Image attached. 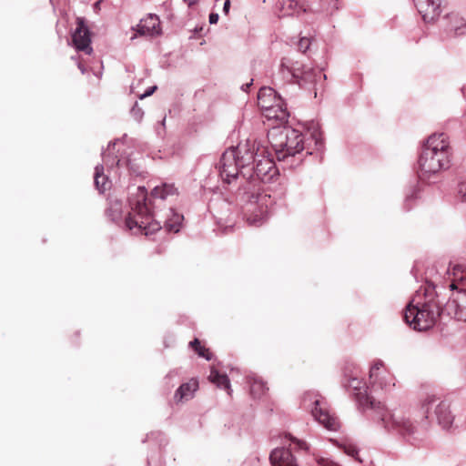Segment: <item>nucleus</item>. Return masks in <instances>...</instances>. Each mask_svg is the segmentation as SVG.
<instances>
[{
	"label": "nucleus",
	"instance_id": "f257e3e1",
	"mask_svg": "<svg viewBox=\"0 0 466 466\" xmlns=\"http://www.w3.org/2000/svg\"><path fill=\"white\" fill-rule=\"evenodd\" d=\"M268 153V148L257 140L247 139L226 150L218 163L219 175L225 183L231 184L241 177L238 198L245 203V215L251 226L262 224L272 203L261 183H271L279 175Z\"/></svg>",
	"mask_w": 466,
	"mask_h": 466
},
{
	"label": "nucleus",
	"instance_id": "f03ea898",
	"mask_svg": "<svg viewBox=\"0 0 466 466\" xmlns=\"http://www.w3.org/2000/svg\"><path fill=\"white\" fill-rule=\"evenodd\" d=\"M449 283L444 286L426 281L414 294L404 311V320L415 330L432 328L438 321L455 319L466 322V267L454 265Z\"/></svg>",
	"mask_w": 466,
	"mask_h": 466
},
{
	"label": "nucleus",
	"instance_id": "7ed1b4c3",
	"mask_svg": "<svg viewBox=\"0 0 466 466\" xmlns=\"http://www.w3.org/2000/svg\"><path fill=\"white\" fill-rule=\"evenodd\" d=\"M345 387L359 398L361 405L373 411V419L380 422L385 430L397 432L407 443L415 448H429L431 445L427 415L423 420L415 424L400 412L389 410L381 402L369 395L366 383L356 376H350Z\"/></svg>",
	"mask_w": 466,
	"mask_h": 466
},
{
	"label": "nucleus",
	"instance_id": "20e7f679",
	"mask_svg": "<svg viewBox=\"0 0 466 466\" xmlns=\"http://www.w3.org/2000/svg\"><path fill=\"white\" fill-rule=\"evenodd\" d=\"M451 155L452 150L444 133L430 136L422 146L418 160L420 179L426 180L431 175L449 168Z\"/></svg>",
	"mask_w": 466,
	"mask_h": 466
},
{
	"label": "nucleus",
	"instance_id": "39448f33",
	"mask_svg": "<svg viewBox=\"0 0 466 466\" xmlns=\"http://www.w3.org/2000/svg\"><path fill=\"white\" fill-rule=\"evenodd\" d=\"M128 205L130 210L125 225L129 230L151 236L161 229V223L154 218L147 203V191L145 187H137L134 191L129 192Z\"/></svg>",
	"mask_w": 466,
	"mask_h": 466
},
{
	"label": "nucleus",
	"instance_id": "423d86ee",
	"mask_svg": "<svg viewBox=\"0 0 466 466\" xmlns=\"http://www.w3.org/2000/svg\"><path fill=\"white\" fill-rule=\"evenodd\" d=\"M268 140L278 160L289 162L290 158V166L294 165L296 159L301 161L299 155L303 150H306L307 155L312 154L310 147L304 144L303 134L289 127L270 130Z\"/></svg>",
	"mask_w": 466,
	"mask_h": 466
},
{
	"label": "nucleus",
	"instance_id": "0eeeda50",
	"mask_svg": "<svg viewBox=\"0 0 466 466\" xmlns=\"http://www.w3.org/2000/svg\"><path fill=\"white\" fill-rule=\"evenodd\" d=\"M314 407L311 410L313 417L329 431H337L339 427L338 419L331 415L325 403L317 396L312 401Z\"/></svg>",
	"mask_w": 466,
	"mask_h": 466
},
{
	"label": "nucleus",
	"instance_id": "6e6552de",
	"mask_svg": "<svg viewBox=\"0 0 466 466\" xmlns=\"http://www.w3.org/2000/svg\"><path fill=\"white\" fill-rule=\"evenodd\" d=\"M276 8L279 17L299 16L311 11L308 0H279Z\"/></svg>",
	"mask_w": 466,
	"mask_h": 466
},
{
	"label": "nucleus",
	"instance_id": "1a4fd4ad",
	"mask_svg": "<svg viewBox=\"0 0 466 466\" xmlns=\"http://www.w3.org/2000/svg\"><path fill=\"white\" fill-rule=\"evenodd\" d=\"M72 43L78 51H84L87 55L93 52L89 29L83 18H77V26L72 34Z\"/></svg>",
	"mask_w": 466,
	"mask_h": 466
},
{
	"label": "nucleus",
	"instance_id": "9d476101",
	"mask_svg": "<svg viewBox=\"0 0 466 466\" xmlns=\"http://www.w3.org/2000/svg\"><path fill=\"white\" fill-rule=\"evenodd\" d=\"M413 2L425 22H432L440 16L441 0H413Z\"/></svg>",
	"mask_w": 466,
	"mask_h": 466
},
{
	"label": "nucleus",
	"instance_id": "9b49d317",
	"mask_svg": "<svg viewBox=\"0 0 466 466\" xmlns=\"http://www.w3.org/2000/svg\"><path fill=\"white\" fill-rule=\"evenodd\" d=\"M301 69L299 71L298 78L296 82L301 87H306L308 85H313L315 89V96H317V85L319 82L326 79V75H324L320 70L306 67L300 64Z\"/></svg>",
	"mask_w": 466,
	"mask_h": 466
},
{
	"label": "nucleus",
	"instance_id": "f8f14e48",
	"mask_svg": "<svg viewBox=\"0 0 466 466\" xmlns=\"http://www.w3.org/2000/svg\"><path fill=\"white\" fill-rule=\"evenodd\" d=\"M434 414L438 424L442 428V430L451 431L454 428V415L451 410L449 403L446 401H440L434 407Z\"/></svg>",
	"mask_w": 466,
	"mask_h": 466
},
{
	"label": "nucleus",
	"instance_id": "ddd939ff",
	"mask_svg": "<svg viewBox=\"0 0 466 466\" xmlns=\"http://www.w3.org/2000/svg\"><path fill=\"white\" fill-rule=\"evenodd\" d=\"M271 466H299L289 449L276 448L269 456Z\"/></svg>",
	"mask_w": 466,
	"mask_h": 466
},
{
	"label": "nucleus",
	"instance_id": "4468645a",
	"mask_svg": "<svg viewBox=\"0 0 466 466\" xmlns=\"http://www.w3.org/2000/svg\"><path fill=\"white\" fill-rule=\"evenodd\" d=\"M446 30L451 36L466 35V20L458 14H451L447 16Z\"/></svg>",
	"mask_w": 466,
	"mask_h": 466
},
{
	"label": "nucleus",
	"instance_id": "2eb2a0df",
	"mask_svg": "<svg viewBox=\"0 0 466 466\" xmlns=\"http://www.w3.org/2000/svg\"><path fill=\"white\" fill-rule=\"evenodd\" d=\"M137 33L141 35H156L160 34L159 20L156 15H149L137 25Z\"/></svg>",
	"mask_w": 466,
	"mask_h": 466
},
{
	"label": "nucleus",
	"instance_id": "dca6fc26",
	"mask_svg": "<svg viewBox=\"0 0 466 466\" xmlns=\"http://www.w3.org/2000/svg\"><path fill=\"white\" fill-rule=\"evenodd\" d=\"M383 366V362L380 360H377L373 362L372 366L370 367V382L374 387L376 384H379V386L381 389L388 390L390 388V386H394V378L391 376H389V379L386 378H380L378 376L377 371Z\"/></svg>",
	"mask_w": 466,
	"mask_h": 466
},
{
	"label": "nucleus",
	"instance_id": "f3484780",
	"mask_svg": "<svg viewBox=\"0 0 466 466\" xmlns=\"http://www.w3.org/2000/svg\"><path fill=\"white\" fill-rule=\"evenodd\" d=\"M264 116L268 119H276L279 122L287 121L289 117V112L283 101L280 99L275 104H272L270 107L262 110Z\"/></svg>",
	"mask_w": 466,
	"mask_h": 466
},
{
	"label": "nucleus",
	"instance_id": "a211bd4d",
	"mask_svg": "<svg viewBox=\"0 0 466 466\" xmlns=\"http://www.w3.org/2000/svg\"><path fill=\"white\" fill-rule=\"evenodd\" d=\"M198 388V380L192 379L188 382L183 383L176 390L174 400L176 402H183L190 400Z\"/></svg>",
	"mask_w": 466,
	"mask_h": 466
},
{
	"label": "nucleus",
	"instance_id": "6ab92c4d",
	"mask_svg": "<svg viewBox=\"0 0 466 466\" xmlns=\"http://www.w3.org/2000/svg\"><path fill=\"white\" fill-rule=\"evenodd\" d=\"M300 69L301 67L299 62H292L289 58H283L279 66V73L286 81L296 80Z\"/></svg>",
	"mask_w": 466,
	"mask_h": 466
},
{
	"label": "nucleus",
	"instance_id": "aec40b11",
	"mask_svg": "<svg viewBox=\"0 0 466 466\" xmlns=\"http://www.w3.org/2000/svg\"><path fill=\"white\" fill-rule=\"evenodd\" d=\"M281 98L277 96L276 91L269 86H263L258 93V105L261 110L268 108L272 104L277 103Z\"/></svg>",
	"mask_w": 466,
	"mask_h": 466
},
{
	"label": "nucleus",
	"instance_id": "412c9836",
	"mask_svg": "<svg viewBox=\"0 0 466 466\" xmlns=\"http://www.w3.org/2000/svg\"><path fill=\"white\" fill-rule=\"evenodd\" d=\"M94 183L96 189L103 193L110 187L111 182L108 177L104 174V166L97 165L95 167Z\"/></svg>",
	"mask_w": 466,
	"mask_h": 466
},
{
	"label": "nucleus",
	"instance_id": "4be33fe9",
	"mask_svg": "<svg viewBox=\"0 0 466 466\" xmlns=\"http://www.w3.org/2000/svg\"><path fill=\"white\" fill-rule=\"evenodd\" d=\"M177 194V189L173 184L164 183L161 186L155 187L151 191V196L154 198H160L162 200L167 199L168 197H172Z\"/></svg>",
	"mask_w": 466,
	"mask_h": 466
},
{
	"label": "nucleus",
	"instance_id": "5701e85b",
	"mask_svg": "<svg viewBox=\"0 0 466 466\" xmlns=\"http://www.w3.org/2000/svg\"><path fill=\"white\" fill-rule=\"evenodd\" d=\"M183 220V216L169 208V217L164 221V227L167 231L178 232Z\"/></svg>",
	"mask_w": 466,
	"mask_h": 466
},
{
	"label": "nucleus",
	"instance_id": "b1692460",
	"mask_svg": "<svg viewBox=\"0 0 466 466\" xmlns=\"http://www.w3.org/2000/svg\"><path fill=\"white\" fill-rule=\"evenodd\" d=\"M208 378L212 383L216 384L218 388L227 390L228 394H230V382L226 374H220L217 370L212 369Z\"/></svg>",
	"mask_w": 466,
	"mask_h": 466
},
{
	"label": "nucleus",
	"instance_id": "393cba45",
	"mask_svg": "<svg viewBox=\"0 0 466 466\" xmlns=\"http://www.w3.org/2000/svg\"><path fill=\"white\" fill-rule=\"evenodd\" d=\"M250 392L255 398H259L268 390L264 381L257 377L249 378Z\"/></svg>",
	"mask_w": 466,
	"mask_h": 466
},
{
	"label": "nucleus",
	"instance_id": "a878e982",
	"mask_svg": "<svg viewBox=\"0 0 466 466\" xmlns=\"http://www.w3.org/2000/svg\"><path fill=\"white\" fill-rule=\"evenodd\" d=\"M106 216L112 220L116 221L121 218L122 214V204L118 200H113L109 202V206L106 210Z\"/></svg>",
	"mask_w": 466,
	"mask_h": 466
},
{
	"label": "nucleus",
	"instance_id": "bb28decb",
	"mask_svg": "<svg viewBox=\"0 0 466 466\" xmlns=\"http://www.w3.org/2000/svg\"><path fill=\"white\" fill-rule=\"evenodd\" d=\"M131 116L137 122H140L144 116L143 109L138 106L137 102L135 103L130 110Z\"/></svg>",
	"mask_w": 466,
	"mask_h": 466
},
{
	"label": "nucleus",
	"instance_id": "cd10ccee",
	"mask_svg": "<svg viewBox=\"0 0 466 466\" xmlns=\"http://www.w3.org/2000/svg\"><path fill=\"white\" fill-rule=\"evenodd\" d=\"M195 351L198 354V356L205 358L207 360H210L212 359V354L208 351V350L200 344L195 348Z\"/></svg>",
	"mask_w": 466,
	"mask_h": 466
},
{
	"label": "nucleus",
	"instance_id": "c85d7f7f",
	"mask_svg": "<svg viewBox=\"0 0 466 466\" xmlns=\"http://www.w3.org/2000/svg\"><path fill=\"white\" fill-rule=\"evenodd\" d=\"M310 46V40L307 37H301L298 43V48L300 52L305 53Z\"/></svg>",
	"mask_w": 466,
	"mask_h": 466
},
{
	"label": "nucleus",
	"instance_id": "c756f323",
	"mask_svg": "<svg viewBox=\"0 0 466 466\" xmlns=\"http://www.w3.org/2000/svg\"><path fill=\"white\" fill-rule=\"evenodd\" d=\"M417 198V189L415 187L411 188L410 193L406 196L405 198V208L407 209L410 208V202Z\"/></svg>",
	"mask_w": 466,
	"mask_h": 466
},
{
	"label": "nucleus",
	"instance_id": "7c9ffc66",
	"mask_svg": "<svg viewBox=\"0 0 466 466\" xmlns=\"http://www.w3.org/2000/svg\"><path fill=\"white\" fill-rule=\"evenodd\" d=\"M292 443L294 445V449L301 450V451H307L308 450V444L300 440H298L296 438L291 439Z\"/></svg>",
	"mask_w": 466,
	"mask_h": 466
},
{
	"label": "nucleus",
	"instance_id": "2f4dec72",
	"mask_svg": "<svg viewBox=\"0 0 466 466\" xmlns=\"http://www.w3.org/2000/svg\"><path fill=\"white\" fill-rule=\"evenodd\" d=\"M312 140L314 141V145L318 149H320L322 147V139L320 137V134L315 130L311 133Z\"/></svg>",
	"mask_w": 466,
	"mask_h": 466
},
{
	"label": "nucleus",
	"instance_id": "473e14b6",
	"mask_svg": "<svg viewBox=\"0 0 466 466\" xmlns=\"http://www.w3.org/2000/svg\"><path fill=\"white\" fill-rule=\"evenodd\" d=\"M458 194L462 200L466 201V182L459 184Z\"/></svg>",
	"mask_w": 466,
	"mask_h": 466
},
{
	"label": "nucleus",
	"instance_id": "72a5a7b5",
	"mask_svg": "<svg viewBox=\"0 0 466 466\" xmlns=\"http://www.w3.org/2000/svg\"><path fill=\"white\" fill-rule=\"evenodd\" d=\"M126 164H127V167L130 169V171H132L134 174H136V175L140 174L139 167L137 166L136 164H133L130 159H127L126 161Z\"/></svg>",
	"mask_w": 466,
	"mask_h": 466
},
{
	"label": "nucleus",
	"instance_id": "f704fd0d",
	"mask_svg": "<svg viewBox=\"0 0 466 466\" xmlns=\"http://www.w3.org/2000/svg\"><path fill=\"white\" fill-rule=\"evenodd\" d=\"M345 451L347 454H349L351 457L357 458V455L359 453L358 450L354 446H348L345 448Z\"/></svg>",
	"mask_w": 466,
	"mask_h": 466
},
{
	"label": "nucleus",
	"instance_id": "c9c22d12",
	"mask_svg": "<svg viewBox=\"0 0 466 466\" xmlns=\"http://www.w3.org/2000/svg\"><path fill=\"white\" fill-rule=\"evenodd\" d=\"M103 161L106 167H113L115 164V160L111 157L109 155H106V153L102 154Z\"/></svg>",
	"mask_w": 466,
	"mask_h": 466
},
{
	"label": "nucleus",
	"instance_id": "e433bc0d",
	"mask_svg": "<svg viewBox=\"0 0 466 466\" xmlns=\"http://www.w3.org/2000/svg\"><path fill=\"white\" fill-rule=\"evenodd\" d=\"M157 86H150L144 94L140 95L139 97L143 99L147 96H151L157 90Z\"/></svg>",
	"mask_w": 466,
	"mask_h": 466
},
{
	"label": "nucleus",
	"instance_id": "4c0bfd02",
	"mask_svg": "<svg viewBox=\"0 0 466 466\" xmlns=\"http://www.w3.org/2000/svg\"><path fill=\"white\" fill-rule=\"evenodd\" d=\"M218 18H219V15H218V13H211L209 15V17H208L209 23L210 24H217L218 21Z\"/></svg>",
	"mask_w": 466,
	"mask_h": 466
},
{
	"label": "nucleus",
	"instance_id": "58836bf2",
	"mask_svg": "<svg viewBox=\"0 0 466 466\" xmlns=\"http://www.w3.org/2000/svg\"><path fill=\"white\" fill-rule=\"evenodd\" d=\"M230 9V0H226L223 5V13L228 15Z\"/></svg>",
	"mask_w": 466,
	"mask_h": 466
},
{
	"label": "nucleus",
	"instance_id": "ea45409f",
	"mask_svg": "<svg viewBox=\"0 0 466 466\" xmlns=\"http://www.w3.org/2000/svg\"><path fill=\"white\" fill-rule=\"evenodd\" d=\"M200 341L198 339H195L194 340L190 341L189 346L195 350L196 347L199 346Z\"/></svg>",
	"mask_w": 466,
	"mask_h": 466
},
{
	"label": "nucleus",
	"instance_id": "a19ab883",
	"mask_svg": "<svg viewBox=\"0 0 466 466\" xmlns=\"http://www.w3.org/2000/svg\"><path fill=\"white\" fill-rule=\"evenodd\" d=\"M252 82H253V79H251L249 83H247V84H245V85H242L241 89H242L243 91H248V89L249 88V86L252 85Z\"/></svg>",
	"mask_w": 466,
	"mask_h": 466
},
{
	"label": "nucleus",
	"instance_id": "79ce46f5",
	"mask_svg": "<svg viewBox=\"0 0 466 466\" xmlns=\"http://www.w3.org/2000/svg\"><path fill=\"white\" fill-rule=\"evenodd\" d=\"M183 2L187 4L189 7L197 4V0H183Z\"/></svg>",
	"mask_w": 466,
	"mask_h": 466
},
{
	"label": "nucleus",
	"instance_id": "37998d69",
	"mask_svg": "<svg viewBox=\"0 0 466 466\" xmlns=\"http://www.w3.org/2000/svg\"><path fill=\"white\" fill-rule=\"evenodd\" d=\"M434 402H435V399H433V398L432 399H429L424 403V406H430V405L431 406V405H433Z\"/></svg>",
	"mask_w": 466,
	"mask_h": 466
},
{
	"label": "nucleus",
	"instance_id": "c03bdc74",
	"mask_svg": "<svg viewBox=\"0 0 466 466\" xmlns=\"http://www.w3.org/2000/svg\"><path fill=\"white\" fill-rule=\"evenodd\" d=\"M308 400H309V401H311V400H312V398H311V395H310V394H306V395L304 396V399H303L304 403H307V401H308Z\"/></svg>",
	"mask_w": 466,
	"mask_h": 466
},
{
	"label": "nucleus",
	"instance_id": "a18cd8bd",
	"mask_svg": "<svg viewBox=\"0 0 466 466\" xmlns=\"http://www.w3.org/2000/svg\"><path fill=\"white\" fill-rule=\"evenodd\" d=\"M78 68L80 69L82 74L86 73V68L83 66V65L81 63L78 64Z\"/></svg>",
	"mask_w": 466,
	"mask_h": 466
},
{
	"label": "nucleus",
	"instance_id": "49530a36",
	"mask_svg": "<svg viewBox=\"0 0 466 466\" xmlns=\"http://www.w3.org/2000/svg\"><path fill=\"white\" fill-rule=\"evenodd\" d=\"M177 373L176 371H171L167 374V377H171V376H175L177 375Z\"/></svg>",
	"mask_w": 466,
	"mask_h": 466
},
{
	"label": "nucleus",
	"instance_id": "de8ad7c7",
	"mask_svg": "<svg viewBox=\"0 0 466 466\" xmlns=\"http://www.w3.org/2000/svg\"><path fill=\"white\" fill-rule=\"evenodd\" d=\"M327 466H339V464L335 463V462H329Z\"/></svg>",
	"mask_w": 466,
	"mask_h": 466
},
{
	"label": "nucleus",
	"instance_id": "09e8293b",
	"mask_svg": "<svg viewBox=\"0 0 466 466\" xmlns=\"http://www.w3.org/2000/svg\"><path fill=\"white\" fill-rule=\"evenodd\" d=\"M330 2L334 3L333 9H338V6L336 5L337 0H330Z\"/></svg>",
	"mask_w": 466,
	"mask_h": 466
},
{
	"label": "nucleus",
	"instance_id": "8fccbe9b",
	"mask_svg": "<svg viewBox=\"0 0 466 466\" xmlns=\"http://www.w3.org/2000/svg\"><path fill=\"white\" fill-rule=\"evenodd\" d=\"M115 145H116V143H115V142H110V143L108 144V148H110L111 147H114Z\"/></svg>",
	"mask_w": 466,
	"mask_h": 466
},
{
	"label": "nucleus",
	"instance_id": "3c124183",
	"mask_svg": "<svg viewBox=\"0 0 466 466\" xmlns=\"http://www.w3.org/2000/svg\"><path fill=\"white\" fill-rule=\"evenodd\" d=\"M116 164L117 166H120V165H121V159H117V161L116 162Z\"/></svg>",
	"mask_w": 466,
	"mask_h": 466
}]
</instances>
